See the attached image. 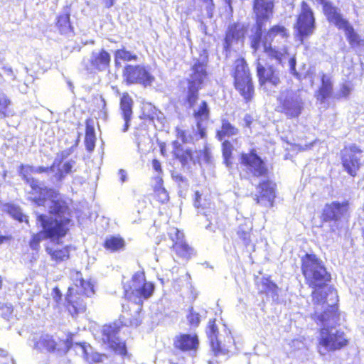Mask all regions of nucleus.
<instances>
[{"label": "nucleus", "instance_id": "25", "mask_svg": "<svg viewBox=\"0 0 364 364\" xmlns=\"http://www.w3.org/2000/svg\"><path fill=\"white\" fill-rule=\"evenodd\" d=\"M174 346L183 351H196L198 346L196 335L181 334L175 338Z\"/></svg>", "mask_w": 364, "mask_h": 364}, {"label": "nucleus", "instance_id": "17", "mask_svg": "<svg viewBox=\"0 0 364 364\" xmlns=\"http://www.w3.org/2000/svg\"><path fill=\"white\" fill-rule=\"evenodd\" d=\"M348 211V203L347 202H332L326 204L322 215L325 221L338 222L347 217Z\"/></svg>", "mask_w": 364, "mask_h": 364}, {"label": "nucleus", "instance_id": "61", "mask_svg": "<svg viewBox=\"0 0 364 364\" xmlns=\"http://www.w3.org/2000/svg\"><path fill=\"white\" fill-rule=\"evenodd\" d=\"M120 180L122 182H124L127 180V173L125 171L120 169L118 173Z\"/></svg>", "mask_w": 364, "mask_h": 364}, {"label": "nucleus", "instance_id": "40", "mask_svg": "<svg viewBox=\"0 0 364 364\" xmlns=\"http://www.w3.org/2000/svg\"><path fill=\"white\" fill-rule=\"evenodd\" d=\"M156 180L157 183L154 188L156 197L159 201L166 203L168 200L169 197L166 190L161 186L162 178L159 175L156 177Z\"/></svg>", "mask_w": 364, "mask_h": 364}, {"label": "nucleus", "instance_id": "12", "mask_svg": "<svg viewBox=\"0 0 364 364\" xmlns=\"http://www.w3.org/2000/svg\"><path fill=\"white\" fill-rule=\"evenodd\" d=\"M241 165L243 169L250 176L255 177H267L268 168L263 160L252 151L247 154H242L240 158Z\"/></svg>", "mask_w": 364, "mask_h": 364}, {"label": "nucleus", "instance_id": "27", "mask_svg": "<svg viewBox=\"0 0 364 364\" xmlns=\"http://www.w3.org/2000/svg\"><path fill=\"white\" fill-rule=\"evenodd\" d=\"M245 35V27L244 25L240 23H234L230 25L226 33L225 38V48L228 49L232 43L235 41H239L243 38Z\"/></svg>", "mask_w": 364, "mask_h": 364}, {"label": "nucleus", "instance_id": "59", "mask_svg": "<svg viewBox=\"0 0 364 364\" xmlns=\"http://www.w3.org/2000/svg\"><path fill=\"white\" fill-rule=\"evenodd\" d=\"M173 178L176 182L186 183L185 178L179 173L173 174Z\"/></svg>", "mask_w": 364, "mask_h": 364}, {"label": "nucleus", "instance_id": "32", "mask_svg": "<svg viewBox=\"0 0 364 364\" xmlns=\"http://www.w3.org/2000/svg\"><path fill=\"white\" fill-rule=\"evenodd\" d=\"M33 287L34 286L28 282L18 283L15 286V291L18 298L25 302L32 300Z\"/></svg>", "mask_w": 364, "mask_h": 364}, {"label": "nucleus", "instance_id": "7", "mask_svg": "<svg viewBox=\"0 0 364 364\" xmlns=\"http://www.w3.org/2000/svg\"><path fill=\"white\" fill-rule=\"evenodd\" d=\"M302 272L309 285L312 288L321 287L331 279L323 264L316 255L306 254L302 259Z\"/></svg>", "mask_w": 364, "mask_h": 364}, {"label": "nucleus", "instance_id": "38", "mask_svg": "<svg viewBox=\"0 0 364 364\" xmlns=\"http://www.w3.org/2000/svg\"><path fill=\"white\" fill-rule=\"evenodd\" d=\"M143 116L146 119L154 122L155 119L159 120L160 115L162 114L151 104L146 103L142 107Z\"/></svg>", "mask_w": 364, "mask_h": 364}, {"label": "nucleus", "instance_id": "58", "mask_svg": "<svg viewBox=\"0 0 364 364\" xmlns=\"http://www.w3.org/2000/svg\"><path fill=\"white\" fill-rule=\"evenodd\" d=\"M2 69L4 70V73L6 75H8L11 77L12 80H15L16 79V76L14 74L13 70H12V68L11 67H9V66H4L2 68Z\"/></svg>", "mask_w": 364, "mask_h": 364}, {"label": "nucleus", "instance_id": "33", "mask_svg": "<svg viewBox=\"0 0 364 364\" xmlns=\"http://www.w3.org/2000/svg\"><path fill=\"white\" fill-rule=\"evenodd\" d=\"M333 83L329 77L327 75L323 74L321 78V86L318 90L317 98L321 102L329 97L332 95Z\"/></svg>", "mask_w": 364, "mask_h": 364}, {"label": "nucleus", "instance_id": "18", "mask_svg": "<svg viewBox=\"0 0 364 364\" xmlns=\"http://www.w3.org/2000/svg\"><path fill=\"white\" fill-rule=\"evenodd\" d=\"M257 72L259 83L264 89H267L269 85L277 86L280 83L279 73L272 66L265 68L257 62Z\"/></svg>", "mask_w": 364, "mask_h": 364}, {"label": "nucleus", "instance_id": "11", "mask_svg": "<svg viewBox=\"0 0 364 364\" xmlns=\"http://www.w3.org/2000/svg\"><path fill=\"white\" fill-rule=\"evenodd\" d=\"M72 148L63 150L58 153L55 158L53 164L50 166L53 171H56L55 174L51 178L53 183L60 184L65 176L73 172L75 161L70 159L63 163V160L68 158L72 154Z\"/></svg>", "mask_w": 364, "mask_h": 364}, {"label": "nucleus", "instance_id": "56", "mask_svg": "<svg viewBox=\"0 0 364 364\" xmlns=\"http://www.w3.org/2000/svg\"><path fill=\"white\" fill-rule=\"evenodd\" d=\"M52 296H53V299H55V301L57 303H58L59 301L61 299V296H62L60 289L57 287L54 288L52 291Z\"/></svg>", "mask_w": 364, "mask_h": 364}, {"label": "nucleus", "instance_id": "46", "mask_svg": "<svg viewBox=\"0 0 364 364\" xmlns=\"http://www.w3.org/2000/svg\"><path fill=\"white\" fill-rule=\"evenodd\" d=\"M70 277H71V279L73 282L75 289L78 288L79 285H83V284H86L88 287H90L89 284L82 278V274L80 272L72 271L70 273ZM87 290L88 291V292H91L90 287L87 288Z\"/></svg>", "mask_w": 364, "mask_h": 364}, {"label": "nucleus", "instance_id": "62", "mask_svg": "<svg viewBox=\"0 0 364 364\" xmlns=\"http://www.w3.org/2000/svg\"><path fill=\"white\" fill-rule=\"evenodd\" d=\"M11 237L0 235V245L7 243L10 241Z\"/></svg>", "mask_w": 364, "mask_h": 364}, {"label": "nucleus", "instance_id": "41", "mask_svg": "<svg viewBox=\"0 0 364 364\" xmlns=\"http://www.w3.org/2000/svg\"><path fill=\"white\" fill-rule=\"evenodd\" d=\"M264 26V23H262L261 25H259L258 21H257L255 33L250 37L251 47L254 49L255 51L257 50L260 47L262 35V28Z\"/></svg>", "mask_w": 364, "mask_h": 364}, {"label": "nucleus", "instance_id": "50", "mask_svg": "<svg viewBox=\"0 0 364 364\" xmlns=\"http://www.w3.org/2000/svg\"><path fill=\"white\" fill-rule=\"evenodd\" d=\"M1 314L2 317L9 321H12L14 319L13 316V308L11 305H5L1 309Z\"/></svg>", "mask_w": 364, "mask_h": 364}, {"label": "nucleus", "instance_id": "34", "mask_svg": "<svg viewBox=\"0 0 364 364\" xmlns=\"http://www.w3.org/2000/svg\"><path fill=\"white\" fill-rule=\"evenodd\" d=\"M124 245L125 242L124 239L119 236L107 237L104 242L105 248L110 252H117L123 250Z\"/></svg>", "mask_w": 364, "mask_h": 364}, {"label": "nucleus", "instance_id": "51", "mask_svg": "<svg viewBox=\"0 0 364 364\" xmlns=\"http://www.w3.org/2000/svg\"><path fill=\"white\" fill-rule=\"evenodd\" d=\"M211 152L209 148L205 146L203 151H200V156L198 153L197 159H200V162L202 161L205 163H210L211 161Z\"/></svg>", "mask_w": 364, "mask_h": 364}, {"label": "nucleus", "instance_id": "36", "mask_svg": "<svg viewBox=\"0 0 364 364\" xmlns=\"http://www.w3.org/2000/svg\"><path fill=\"white\" fill-rule=\"evenodd\" d=\"M252 225L250 222H246L240 225L237 228V235L239 238L242 240L245 246H248L251 243V231Z\"/></svg>", "mask_w": 364, "mask_h": 364}, {"label": "nucleus", "instance_id": "29", "mask_svg": "<svg viewBox=\"0 0 364 364\" xmlns=\"http://www.w3.org/2000/svg\"><path fill=\"white\" fill-rule=\"evenodd\" d=\"M323 10L328 20L339 29L346 25L348 21L342 17L338 12L337 9L333 6L331 3L326 4Z\"/></svg>", "mask_w": 364, "mask_h": 364}, {"label": "nucleus", "instance_id": "28", "mask_svg": "<svg viewBox=\"0 0 364 364\" xmlns=\"http://www.w3.org/2000/svg\"><path fill=\"white\" fill-rule=\"evenodd\" d=\"M178 139H180L183 143H193L200 139L205 136V132L202 127L200 123H197V129H193L192 132L183 130H177Z\"/></svg>", "mask_w": 364, "mask_h": 364}, {"label": "nucleus", "instance_id": "48", "mask_svg": "<svg viewBox=\"0 0 364 364\" xmlns=\"http://www.w3.org/2000/svg\"><path fill=\"white\" fill-rule=\"evenodd\" d=\"M232 144L228 141H225L223 143V156L224 158V162L227 166L230 164V159L232 154Z\"/></svg>", "mask_w": 364, "mask_h": 364}, {"label": "nucleus", "instance_id": "4", "mask_svg": "<svg viewBox=\"0 0 364 364\" xmlns=\"http://www.w3.org/2000/svg\"><path fill=\"white\" fill-rule=\"evenodd\" d=\"M289 38V32L284 26L275 25L264 36L262 46L268 55L276 59L282 65L287 60L289 72L297 77L299 74L295 68L296 58L290 57L287 53V43Z\"/></svg>", "mask_w": 364, "mask_h": 364}, {"label": "nucleus", "instance_id": "49", "mask_svg": "<svg viewBox=\"0 0 364 364\" xmlns=\"http://www.w3.org/2000/svg\"><path fill=\"white\" fill-rule=\"evenodd\" d=\"M85 281L89 284V286L91 289V292H88V291L87 290V289L89 288V287L86 284L79 285L78 288H77V289L74 288V291L77 294H84L88 297V296H92L94 294V285L90 280H85Z\"/></svg>", "mask_w": 364, "mask_h": 364}, {"label": "nucleus", "instance_id": "22", "mask_svg": "<svg viewBox=\"0 0 364 364\" xmlns=\"http://www.w3.org/2000/svg\"><path fill=\"white\" fill-rule=\"evenodd\" d=\"M259 196H255V200L257 204L266 207H272L275 193L273 188L270 187V184L267 181L260 183L257 187Z\"/></svg>", "mask_w": 364, "mask_h": 364}, {"label": "nucleus", "instance_id": "63", "mask_svg": "<svg viewBox=\"0 0 364 364\" xmlns=\"http://www.w3.org/2000/svg\"><path fill=\"white\" fill-rule=\"evenodd\" d=\"M103 2L107 8H110L114 5V0H103Z\"/></svg>", "mask_w": 364, "mask_h": 364}, {"label": "nucleus", "instance_id": "10", "mask_svg": "<svg viewBox=\"0 0 364 364\" xmlns=\"http://www.w3.org/2000/svg\"><path fill=\"white\" fill-rule=\"evenodd\" d=\"M233 76L236 90L246 100H250L254 94V87L249 68L244 59L235 60Z\"/></svg>", "mask_w": 364, "mask_h": 364}, {"label": "nucleus", "instance_id": "9", "mask_svg": "<svg viewBox=\"0 0 364 364\" xmlns=\"http://www.w3.org/2000/svg\"><path fill=\"white\" fill-rule=\"evenodd\" d=\"M207 335L215 355L227 354L230 351V348L234 344V340L225 326H223L221 331H219L215 321H210Z\"/></svg>", "mask_w": 364, "mask_h": 364}, {"label": "nucleus", "instance_id": "26", "mask_svg": "<svg viewBox=\"0 0 364 364\" xmlns=\"http://www.w3.org/2000/svg\"><path fill=\"white\" fill-rule=\"evenodd\" d=\"M69 294L66 296V301L68 302V311L72 315L78 314L85 311L86 305L83 301V299L80 296L73 295L74 287L68 288Z\"/></svg>", "mask_w": 364, "mask_h": 364}, {"label": "nucleus", "instance_id": "19", "mask_svg": "<svg viewBox=\"0 0 364 364\" xmlns=\"http://www.w3.org/2000/svg\"><path fill=\"white\" fill-rule=\"evenodd\" d=\"M173 235L177 236V241L173 245V248L176 254L181 258L188 259L193 254V250L183 242V233L175 228H171L168 235L171 240H174Z\"/></svg>", "mask_w": 364, "mask_h": 364}, {"label": "nucleus", "instance_id": "1", "mask_svg": "<svg viewBox=\"0 0 364 364\" xmlns=\"http://www.w3.org/2000/svg\"><path fill=\"white\" fill-rule=\"evenodd\" d=\"M312 296L313 300L317 304L314 319L323 326L318 337V349L320 354L326 355L329 351L339 350L346 346L348 340L343 331L333 326L338 321L336 291L329 289L328 296H331L329 299L331 303H328L327 298H323L318 290H314Z\"/></svg>", "mask_w": 364, "mask_h": 364}, {"label": "nucleus", "instance_id": "53", "mask_svg": "<svg viewBox=\"0 0 364 364\" xmlns=\"http://www.w3.org/2000/svg\"><path fill=\"white\" fill-rule=\"evenodd\" d=\"M0 363L1 364H15L14 359L8 356V353L4 350L0 349Z\"/></svg>", "mask_w": 364, "mask_h": 364}, {"label": "nucleus", "instance_id": "45", "mask_svg": "<svg viewBox=\"0 0 364 364\" xmlns=\"http://www.w3.org/2000/svg\"><path fill=\"white\" fill-rule=\"evenodd\" d=\"M7 211L14 219L19 222L25 221L28 223L27 216L22 213L21 210L18 207L14 205H8Z\"/></svg>", "mask_w": 364, "mask_h": 364}, {"label": "nucleus", "instance_id": "43", "mask_svg": "<svg viewBox=\"0 0 364 364\" xmlns=\"http://www.w3.org/2000/svg\"><path fill=\"white\" fill-rule=\"evenodd\" d=\"M3 80V77L0 75V83ZM11 105V100L2 92H0V114L6 117L10 114L9 107Z\"/></svg>", "mask_w": 364, "mask_h": 364}, {"label": "nucleus", "instance_id": "54", "mask_svg": "<svg viewBox=\"0 0 364 364\" xmlns=\"http://www.w3.org/2000/svg\"><path fill=\"white\" fill-rule=\"evenodd\" d=\"M122 318L124 319V321H123L122 322L126 326L129 325V326H137L139 325V321L136 318H133V319H129V318H126L125 315H123Z\"/></svg>", "mask_w": 364, "mask_h": 364}, {"label": "nucleus", "instance_id": "47", "mask_svg": "<svg viewBox=\"0 0 364 364\" xmlns=\"http://www.w3.org/2000/svg\"><path fill=\"white\" fill-rule=\"evenodd\" d=\"M353 90V87L349 83H344L343 84L339 90L336 92L333 97L336 99H340L342 97H347Z\"/></svg>", "mask_w": 364, "mask_h": 364}, {"label": "nucleus", "instance_id": "52", "mask_svg": "<svg viewBox=\"0 0 364 364\" xmlns=\"http://www.w3.org/2000/svg\"><path fill=\"white\" fill-rule=\"evenodd\" d=\"M188 322L195 326H198L200 323V315L198 313H196L193 311V309L190 310V313L187 316Z\"/></svg>", "mask_w": 364, "mask_h": 364}, {"label": "nucleus", "instance_id": "60", "mask_svg": "<svg viewBox=\"0 0 364 364\" xmlns=\"http://www.w3.org/2000/svg\"><path fill=\"white\" fill-rule=\"evenodd\" d=\"M104 356H105L104 355H100V354L95 353V354H94L92 355V360L95 363H100V362L102 361V358Z\"/></svg>", "mask_w": 364, "mask_h": 364}, {"label": "nucleus", "instance_id": "23", "mask_svg": "<svg viewBox=\"0 0 364 364\" xmlns=\"http://www.w3.org/2000/svg\"><path fill=\"white\" fill-rule=\"evenodd\" d=\"M33 348L40 352L53 353L56 350V341L48 334H36L33 339Z\"/></svg>", "mask_w": 364, "mask_h": 364}, {"label": "nucleus", "instance_id": "31", "mask_svg": "<svg viewBox=\"0 0 364 364\" xmlns=\"http://www.w3.org/2000/svg\"><path fill=\"white\" fill-rule=\"evenodd\" d=\"M340 29H343L345 31L347 39L353 48H356L364 46V38L355 32L353 28L348 22H346V25H344Z\"/></svg>", "mask_w": 364, "mask_h": 364}, {"label": "nucleus", "instance_id": "15", "mask_svg": "<svg viewBox=\"0 0 364 364\" xmlns=\"http://www.w3.org/2000/svg\"><path fill=\"white\" fill-rule=\"evenodd\" d=\"M118 327L116 324L113 326H105L102 332V341L104 344L120 355L126 354L125 343L117 336Z\"/></svg>", "mask_w": 364, "mask_h": 364}, {"label": "nucleus", "instance_id": "35", "mask_svg": "<svg viewBox=\"0 0 364 364\" xmlns=\"http://www.w3.org/2000/svg\"><path fill=\"white\" fill-rule=\"evenodd\" d=\"M47 252L51 257V259L56 262H60L69 258V248L64 247L61 249L58 247H52L48 246L46 247Z\"/></svg>", "mask_w": 364, "mask_h": 364}, {"label": "nucleus", "instance_id": "5", "mask_svg": "<svg viewBox=\"0 0 364 364\" xmlns=\"http://www.w3.org/2000/svg\"><path fill=\"white\" fill-rule=\"evenodd\" d=\"M31 173H34L33 166L23 165L20 166L19 174L29 184L32 190L29 193V199L35 202L38 206L50 208L51 212L60 211L65 213L67 204L62 200L60 194L53 189L41 188L38 181L30 177Z\"/></svg>", "mask_w": 364, "mask_h": 364}, {"label": "nucleus", "instance_id": "39", "mask_svg": "<svg viewBox=\"0 0 364 364\" xmlns=\"http://www.w3.org/2000/svg\"><path fill=\"white\" fill-rule=\"evenodd\" d=\"M138 58L136 54H134L125 49H119L115 51L114 61L116 65L120 63V61H131L136 60Z\"/></svg>", "mask_w": 364, "mask_h": 364}, {"label": "nucleus", "instance_id": "57", "mask_svg": "<svg viewBox=\"0 0 364 364\" xmlns=\"http://www.w3.org/2000/svg\"><path fill=\"white\" fill-rule=\"evenodd\" d=\"M153 168L160 174L162 172L161 163L157 159H154L152 161Z\"/></svg>", "mask_w": 364, "mask_h": 364}, {"label": "nucleus", "instance_id": "2", "mask_svg": "<svg viewBox=\"0 0 364 364\" xmlns=\"http://www.w3.org/2000/svg\"><path fill=\"white\" fill-rule=\"evenodd\" d=\"M48 210L50 214L54 215H47L38 210L35 211L36 226L41 228V230L39 232L33 235L30 242V246L33 250L38 248L39 242L41 240L45 239H50L52 241L58 240L64 237L68 230L70 223L68 208L67 207L65 213L60 211L51 212L50 208H48Z\"/></svg>", "mask_w": 364, "mask_h": 364}, {"label": "nucleus", "instance_id": "13", "mask_svg": "<svg viewBox=\"0 0 364 364\" xmlns=\"http://www.w3.org/2000/svg\"><path fill=\"white\" fill-rule=\"evenodd\" d=\"M296 29L299 37L302 42L304 38L312 35L315 30V18L310 6L303 1L301 12L297 18Z\"/></svg>", "mask_w": 364, "mask_h": 364}, {"label": "nucleus", "instance_id": "44", "mask_svg": "<svg viewBox=\"0 0 364 364\" xmlns=\"http://www.w3.org/2000/svg\"><path fill=\"white\" fill-rule=\"evenodd\" d=\"M95 134L93 127L87 126L86 128V134L85 138V142L86 148L89 151H92L95 146Z\"/></svg>", "mask_w": 364, "mask_h": 364}, {"label": "nucleus", "instance_id": "8", "mask_svg": "<svg viewBox=\"0 0 364 364\" xmlns=\"http://www.w3.org/2000/svg\"><path fill=\"white\" fill-rule=\"evenodd\" d=\"M304 107V102L299 90L285 89L277 97L276 110L287 118H297Z\"/></svg>", "mask_w": 364, "mask_h": 364}, {"label": "nucleus", "instance_id": "24", "mask_svg": "<svg viewBox=\"0 0 364 364\" xmlns=\"http://www.w3.org/2000/svg\"><path fill=\"white\" fill-rule=\"evenodd\" d=\"M133 100L127 94H123L120 100V113L123 119L124 124L122 127V132H126L129 127V123L132 116Z\"/></svg>", "mask_w": 364, "mask_h": 364}, {"label": "nucleus", "instance_id": "64", "mask_svg": "<svg viewBox=\"0 0 364 364\" xmlns=\"http://www.w3.org/2000/svg\"><path fill=\"white\" fill-rule=\"evenodd\" d=\"M244 120L245 122L246 126H250L252 122V118L250 115L246 114L244 117Z\"/></svg>", "mask_w": 364, "mask_h": 364}, {"label": "nucleus", "instance_id": "16", "mask_svg": "<svg viewBox=\"0 0 364 364\" xmlns=\"http://www.w3.org/2000/svg\"><path fill=\"white\" fill-rule=\"evenodd\" d=\"M362 151L355 145L346 147L343 151V165L351 176H355L360 166Z\"/></svg>", "mask_w": 364, "mask_h": 364}, {"label": "nucleus", "instance_id": "42", "mask_svg": "<svg viewBox=\"0 0 364 364\" xmlns=\"http://www.w3.org/2000/svg\"><path fill=\"white\" fill-rule=\"evenodd\" d=\"M57 26L61 33H67L71 30L70 23V14H64L60 15L58 18Z\"/></svg>", "mask_w": 364, "mask_h": 364}, {"label": "nucleus", "instance_id": "6", "mask_svg": "<svg viewBox=\"0 0 364 364\" xmlns=\"http://www.w3.org/2000/svg\"><path fill=\"white\" fill-rule=\"evenodd\" d=\"M154 289V284L146 280L144 272L138 271L133 274L129 287H124V294L129 301L137 305L136 311L138 312L144 300L152 296Z\"/></svg>", "mask_w": 364, "mask_h": 364}, {"label": "nucleus", "instance_id": "3", "mask_svg": "<svg viewBox=\"0 0 364 364\" xmlns=\"http://www.w3.org/2000/svg\"><path fill=\"white\" fill-rule=\"evenodd\" d=\"M208 55L205 52L199 58H194L188 77L187 100L189 106L193 108V115L197 123L205 120L209 117V109L206 102L201 101L197 104L198 92L208 77L207 73Z\"/></svg>", "mask_w": 364, "mask_h": 364}, {"label": "nucleus", "instance_id": "30", "mask_svg": "<svg viewBox=\"0 0 364 364\" xmlns=\"http://www.w3.org/2000/svg\"><path fill=\"white\" fill-rule=\"evenodd\" d=\"M175 154L183 167L190 168L191 164L200 162V159H197L198 152L193 153L191 149L183 150L178 149L175 151Z\"/></svg>", "mask_w": 364, "mask_h": 364}, {"label": "nucleus", "instance_id": "20", "mask_svg": "<svg viewBox=\"0 0 364 364\" xmlns=\"http://www.w3.org/2000/svg\"><path fill=\"white\" fill-rule=\"evenodd\" d=\"M111 56L110 54L104 49L92 51L89 59L90 68L87 70H97L103 71L107 70L110 63Z\"/></svg>", "mask_w": 364, "mask_h": 364}, {"label": "nucleus", "instance_id": "14", "mask_svg": "<svg viewBox=\"0 0 364 364\" xmlns=\"http://www.w3.org/2000/svg\"><path fill=\"white\" fill-rule=\"evenodd\" d=\"M124 77L129 84H141L144 86L151 85L154 77L149 70L142 65H128L123 72Z\"/></svg>", "mask_w": 364, "mask_h": 364}, {"label": "nucleus", "instance_id": "21", "mask_svg": "<svg viewBox=\"0 0 364 364\" xmlns=\"http://www.w3.org/2000/svg\"><path fill=\"white\" fill-rule=\"evenodd\" d=\"M274 3L273 0H255L254 11L257 16L258 24L265 23L272 15Z\"/></svg>", "mask_w": 364, "mask_h": 364}, {"label": "nucleus", "instance_id": "37", "mask_svg": "<svg viewBox=\"0 0 364 364\" xmlns=\"http://www.w3.org/2000/svg\"><path fill=\"white\" fill-rule=\"evenodd\" d=\"M238 129L232 126L228 121L223 120L221 130L217 132V136L220 141L224 137L234 136L238 134Z\"/></svg>", "mask_w": 364, "mask_h": 364}, {"label": "nucleus", "instance_id": "55", "mask_svg": "<svg viewBox=\"0 0 364 364\" xmlns=\"http://www.w3.org/2000/svg\"><path fill=\"white\" fill-rule=\"evenodd\" d=\"M43 172H50L53 173V176L55 174L56 171H53L50 168V166L49 167H43V166H38V167H34V173H43Z\"/></svg>", "mask_w": 364, "mask_h": 364}]
</instances>
